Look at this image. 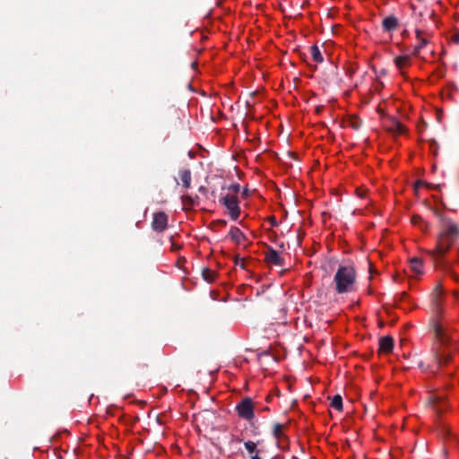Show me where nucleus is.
<instances>
[{
    "label": "nucleus",
    "mask_w": 459,
    "mask_h": 459,
    "mask_svg": "<svg viewBox=\"0 0 459 459\" xmlns=\"http://www.w3.org/2000/svg\"><path fill=\"white\" fill-rule=\"evenodd\" d=\"M459 236V230L455 224L446 222L444 224L434 249H429L427 253L433 260L441 259L450 249L455 239Z\"/></svg>",
    "instance_id": "nucleus-1"
},
{
    "label": "nucleus",
    "mask_w": 459,
    "mask_h": 459,
    "mask_svg": "<svg viewBox=\"0 0 459 459\" xmlns=\"http://www.w3.org/2000/svg\"><path fill=\"white\" fill-rule=\"evenodd\" d=\"M434 331L438 342L436 348L437 362L438 366L446 365L451 359V352L454 350L453 342L450 341L447 328L442 322L435 323Z\"/></svg>",
    "instance_id": "nucleus-2"
},
{
    "label": "nucleus",
    "mask_w": 459,
    "mask_h": 459,
    "mask_svg": "<svg viewBox=\"0 0 459 459\" xmlns=\"http://www.w3.org/2000/svg\"><path fill=\"white\" fill-rule=\"evenodd\" d=\"M239 185L232 184L225 189H222L219 203L226 209V213L233 221H237L241 213L238 200Z\"/></svg>",
    "instance_id": "nucleus-3"
},
{
    "label": "nucleus",
    "mask_w": 459,
    "mask_h": 459,
    "mask_svg": "<svg viewBox=\"0 0 459 459\" xmlns=\"http://www.w3.org/2000/svg\"><path fill=\"white\" fill-rule=\"evenodd\" d=\"M333 281L338 293L351 292L355 290L356 273L352 266H340L337 270Z\"/></svg>",
    "instance_id": "nucleus-4"
},
{
    "label": "nucleus",
    "mask_w": 459,
    "mask_h": 459,
    "mask_svg": "<svg viewBox=\"0 0 459 459\" xmlns=\"http://www.w3.org/2000/svg\"><path fill=\"white\" fill-rule=\"evenodd\" d=\"M239 417L245 420H251L254 417V405L249 398L242 400L236 407Z\"/></svg>",
    "instance_id": "nucleus-5"
},
{
    "label": "nucleus",
    "mask_w": 459,
    "mask_h": 459,
    "mask_svg": "<svg viewBox=\"0 0 459 459\" xmlns=\"http://www.w3.org/2000/svg\"><path fill=\"white\" fill-rule=\"evenodd\" d=\"M262 441H252L246 440L243 442L246 451L247 452L250 459H263L261 456L262 449Z\"/></svg>",
    "instance_id": "nucleus-6"
},
{
    "label": "nucleus",
    "mask_w": 459,
    "mask_h": 459,
    "mask_svg": "<svg viewBox=\"0 0 459 459\" xmlns=\"http://www.w3.org/2000/svg\"><path fill=\"white\" fill-rule=\"evenodd\" d=\"M385 128L395 136L403 134L406 132L404 126L394 117L388 118L385 121Z\"/></svg>",
    "instance_id": "nucleus-7"
},
{
    "label": "nucleus",
    "mask_w": 459,
    "mask_h": 459,
    "mask_svg": "<svg viewBox=\"0 0 459 459\" xmlns=\"http://www.w3.org/2000/svg\"><path fill=\"white\" fill-rule=\"evenodd\" d=\"M152 226L155 231H163L168 226V215L163 212L154 213Z\"/></svg>",
    "instance_id": "nucleus-8"
},
{
    "label": "nucleus",
    "mask_w": 459,
    "mask_h": 459,
    "mask_svg": "<svg viewBox=\"0 0 459 459\" xmlns=\"http://www.w3.org/2000/svg\"><path fill=\"white\" fill-rule=\"evenodd\" d=\"M394 62L395 67L403 76L405 75V70L412 64L411 56L407 55L395 56Z\"/></svg>",
    "instance_id": "nucleus-9"
},
{
    "label": "nucleus",
    "mask_w": 459,
    "mask_h": 459,
    "mask_svg": "<svg viewBox=\"0 0 459 459\" xmlns=\"http://www.w3.org/2000/svg\"><path fill=\"white\" fill-rule=\"evenodd\" d=\"M411 277H420L424 273L423 262L418 257L410 260L408 268Z\"/></svg>",
    "instance_id": "nucleus-10"
},
{
    "label": "nucleus",
    "mask_w": 459,
    "mask_h": 459,
    "mask_svg": "<svg viewBox=\"0 0 459 459\" xmlns=\"http://www.w3.org/2000/svg\"><path fill=\"white\" fill-rule=\"evenodd\" d=\"M264 259L267 264L273 265H281L283 261L280 254L273 248H269L265 252Z\"/></svg>",
    "instance_id": "nucleus-11"
},
{
    "label": "nucleus",
    "mask_w": 459,
    "mask_h": 459,
    "mask_svg": "<svg viewBox=\"0 0 459 459\" xmlns=\"http://www.w3.org/2000/svg\"><path fill=\"white\" fill-rule=\"evenodd\" d=\"M417 40L418 43L414 48L413 55L416 56H420L421 48L429 43V35L417 30Z\"/></svg>",
    "instance_id": "nucleus-12"
},
{
    "label": "nucleus",
    "mask_w": 459,
    "mask_h": 459,
    "mask_svg": "<svg viewBox=\"0 0 459 459\" xmlns=\"http://www.w3.org/2000/svg\"><path fill=\"white\" fill-rule=\"evenodd\" d=\"M394 347L393 339L389 336H385L379 341V351L384 353H388Z\"/></svg>",
    "instance_id": "nucleus-13"
},
{
    "label": "nucleus",
    "mask_w": 459,
    "mask_h": 459,
    "mask_svg": "<svg viewBox=\"0 0 459 459\" xmlns=\"http://www.w3.org/2000/svg\"><path fill=\"white\" fill-rule=\"evenodd\" d=\"M230 238L237 244H241L246 240L244 233L237 227H232L229 232Z\"/></svg>",
    "instance_id": "nucleus-14"
},
{
    "label": "nucleus",
    "mask_w": 459,
    "mask_h": 459,
    "mask_svg": "<svg viewBox=\"0 0 459 459\" xmlns=\"http://www.w3.org/2000/svg\"><path fill=\"white\" fill-rule=\"evenodd\" d=\"M442 290L439 286H437L432 293V302L434 308L437 313H439L440 310V299H441Z\"/></svg>",
    "instance_id": "nucleus-15"
},
{
    "label": "nucleus",
    "mask_w": 459,
    "mask_h": 459,
    "mask_svg": "<svg viewBox=\"0 0 459 459\" xmlns=\"http://www.w3.org/2000/svg\"><path fill=\"white\" fill-rule=\"evenodd\" d=\"M179 178L185 188H189L191 185V173L188 169H183L179 172Z\"/></svg>",
    "instance_id": "nucleus-16"
},
{
    "label": "nucleus",
    "mask_w": 459,
    "mask_h": 459,
    "mask_svg": "<svg viewBox=\"0 0 459 459\" xmlns=\"http://www.w3.org/2000/svg\"><path fill=\"white\" fill-rule=\"evenodd\" d=\"M429 403L437 409L442 410L443 403H445L443 398L437 394H432L429 397Z\"/></svg>",
    "instance_id": "nucleus-17"
},
{
    "label": "nucleus",
    "mask_w": 459,
    "mask_h": 459,
    "mask_svg": "<svg viewBox=\"0 0 459 459\" xmlns=\"http://www.w3.org/2000/svg\"><path fill=\"white\" fill-rule=\"evenodd\" d=\"M383 26L387 30H393L397 26V20L394 17H387L383 21Z\"/></svg>",
    "instance_id": "nucleus-18"
},
{
    "label": "nucleus",
    "mask_w": 459,
    "mask_h": 459,
    "mask_svg": "<svg viewBox=\"0 0 459 459\" xmlns=\"http://www.w3.org/2000/svg\"><path fill=\"white\" fill-rule=\"evenodd\" d=\"M331 407L338 411H342V399L341 395L337 394L333 397L331 401Z\"/></svg>",
    "instance_id": "nucleus-19"
},
{
    "label": "nucleus",
    "mask_w": 459,
    "mask_h": 459,
    "mask_svg": "<svg viewBox=\"0 0 459 459\" xmlns=\"http://www.w3.org/2000/svg\"><path fill=\"white\" fill-rule=\"evenodd\" d=\"M310 53H311V56L313 58V60L316 63H321L323 62V56H322V54L319 50V48L316 47V46H313L311 47L310 48Z\"/></svg>",
    "instance_id": "nucleus-20"
},
{
    "label": "nucleus",
    "mask_w": 459,
    "mask_h": 459,
    "mask_svg": "<svg viewBox=\"0 0 459 459\" xmlns=\"http://www.w3.org/2000/svg\"><path fill=\"white\" fill-rule=\"evenodd\" d=\"M203 277L208 282H213L216 279V273L211 269L205 268L203 270Z\"/></svg>",
    "instance_id": "nucleus-21"
},
{
    "label": "nucleus",
    "mask_w": 459,
    "mask_h": 459,
    "mask_svg": "<svg viewBox=\"0 0 459 459\" xmlns=\"http://www.w3.org/2000/svg\"><path fill=\"white\" fill-rule=\"evenodd\" d=\"M411 223L415 226L420 227L421 230H424V228H426L425 222L423 221L422 218L419 215H414L411 217Z\"/></svg>",
    "instance_id": "nucleus-22"
},
{
    "label": "nucleus",
    "mask_w": 459,
    "mask_h": 459,
    "mask_svg": "<svg viewBox=\"0 0 459 459\" xmlns=\"http://www.w3.org/2000/svg\"><path fill=\"white\" fill-rule=\"evenodd\" d=\"M182 200L185 206L193 204V199L188 195H183Z\"/></svg>",
    "instance_id": "nucleus-23"
},
{
    "label": "nucleus",
    "mask_w": 459,
    "mask_h": 459,
    "mask_svg": "<svg viewBox=\"0 0 459 459\" xmlns=\"http://www.w3.org/2000/svg\"><path fill=\"white\" fill-rule=\"evenodd\" d=\"M423 185H424V184H423V182H422V181H418V182H416V184H415V190H416V191H418V190H419V188H420L421 186H423Z\"/></svg>",
    "instance_id": "nucleus-24"
},
{
    "label": "nucleus",
    "mask_w": 459,
    "mask_h": 459,
    "mask_svg": "<svg viewBox=\"0 0 459 459\" xmlns=\"http://www.w3.org/2000/svg\"><path fill=\"white\" fill-rule=\"evenodd\" d=\"M236 264L240 265L241 267H244V259L241 258L239 261L238 258H237Z\"/></svg>",
    "instance_id": "nucleus-25"
},
{
    "label": "nucleus",
    "mask_w": 459,
    "mask_h": 459,
    "mask_svg": "<svg viewBox=\"0 0 459 459\" xmlns=\"http://www.w3.org/2000/svg\"><path fill=\"white\" fill-rule=\"evenodd\" d=\"M454 40L459 43V30L454 35Z\"/></svg>",
    "instance_id": "nucleus-26"
},
{
    "label": "nucleus",
    "mask_w": 459,
    "mask_h": 459,
    "mask_svg": "<svg viewBox=\"0 0 459 459\" xmlns=\"http://www.w3.org/2000/svg\"><path fill=\"white\" fill-rule=\"evenodd\" d=\"M221 224H222V225H225V224H226V221H221Z\"/></svg>",
    "instance_id": "nucleus-27"
}]
</instances>
